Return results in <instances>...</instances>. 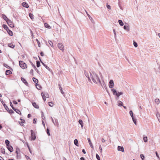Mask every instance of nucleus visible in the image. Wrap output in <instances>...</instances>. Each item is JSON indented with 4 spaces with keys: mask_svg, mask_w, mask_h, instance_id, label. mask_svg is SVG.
I'll use <instances>...</instances> for the list:
<instances>
[{
    "mask_svg": "<svg viewBox=\"0 0 160 160\" xmlns=\"http://www.w3.org/2000/svg\"><path fill=\"white\" fill-rule=\"evenodd\" d=\"M91 77L93 81L95 83L100 82V80L98 75L94 72L91 73Z\"/></svg>",
    "mask_w": 160,
    "mask_h": 160,
    "instance_id": "nucleus-1",
    "label": "nucleus"
},
{
    "mask_svg": "<svg viewBox=\"0 0 160 160\" xmlns=\"http://www.w3.org/2000/svg\"><path fill=\"white\" fill-rule=\"evenodd\" d=\"M31 138L32 140H34L36 138V132L32 130H31Z\"/></svg>",
    "mask_w": 160,
    "mask_h": 160,
    "instance_id": "nucleus-2",
    "label": "nucleus"
},
{
    "mask_svg": "<svg viewBox=\"0 0 160 160\" xmlns=\"http://www.w3.org/2000/svg\"><path fill=\"white\" fill-rule=\"evenodd\" d=\"M19 65L22 68H27L26 64L22 61L19 62Z\"/></svg>",
    "mask_w": 160,
    "mask_h": 160,
    "instance_id": "nucleus-3",
    "label": "nucleus"
},
{
    "mask_svg": "<svg viewBox=\"0 0 160 160\" xmlns=\"http://www.w3.org/2000/svg\"><path fill=\"white\" fill-rule=\"evenodd\" d=\"M7 23L8 24V25L11 28H13L14 27V25L13 23L11 20H8L7 22Z\"/></svg>",
    "mask_w": 160,
    "mask_h": 160,
    "instance_id": "nucleus-4",
    "label": "nucleus"
},
{
    "mask_svg": "<svg viewBox=\"0 0 160 160\" xmlns=\"http://www.w3.org/2000/svg\"><path fill=\"white\" fill-rule=\"evenodd\" d=\"M58 47L60 49L62 50H64V47L63 46L62 43H58Z\"/></svg>",
    "mask_w": 160,
    "mask_h": 160,
    "instance_id": "nucleus-5",
    "label": "nucleus"
},
{
    "mask_svg": "<svg viewBox=\"0 0 160 160\" xmlns=\"http://www.w3.org/2000/svg\"><path fill=\"white\" fill-rule=\"evenodd\" d=\"M32 104L33 106L36 109H38L39 106L36 102H32Z\"/></svg>",
    "mask_w": 160,
    "mask_h": 160,
    "instance_id": "nucleus-6",
    "label": "nucleus"
},
{
    "mask_svg": "<svg viewBox=\"0 0 160 160\" xmlns=\"http://www.w3.org/2000/svg\"><path fill=\"white\" fill-rule=\"evenodd\" d=\"M113 82L112 80H111L109 83V87L112 88L113 86Z\"/></svg>",
    "mask_w": 160,
    "mask_h": 160,
    "instance_id": "nucleus-7",
    "label": "nucleus"
},
{
    "mask_svg": "<svg viewBox=\"0 0 160 160\" xmlns=\"http://www.w3.org/2000/svg\"><path fill=\"white\" fill-rule=\"evenodd\" d=\"M41 95L42 97L43 100H44V101H45L46 100V98L47 97V96H48V94H47L46 96H45L44 93L42 92L41 93Z\"/></svg>",
    "mask_w": 160,
    "mask_h": 160,
    "instance_id": "nucleus-8",
    "label": "nucleus"
},
{
    "mask_svg": "<svg viewBox=\"0 0 160 160\" xmlns=\"http://www.w3.org/2000/svg\"><path fill=\"white\" fill-rule=\"evenodd\" d=\"M112 92L113 94L114 95L117 96L118 97V92L115 89H112Z\"/></svg>",
    "mask_w": 160,
    "mask_h": 160,
    "instance_id": "nucleus-9",
    "label": "nucleus"
},
{
    "mask_svg": "<svg viewBox=\"0 0 160 160\" xmlns=\"http://www.w3.org/2000/svg\"><path fill=\"white\" fill-rule=\"evenodd\" d=\"M21 80L22 82L27 86L28 85V83L26 80L22 78H21Z\"/></svg>",
    "mask_w": 160,
    "mask_h": 160,
    "instance_id": "nucleus-10",
    "label": "nucleus"
},
{
    "mask_svg": "<svg viewBox=\"0 0 160 160\" xmlns=\"http://www.w3.org/2000/svg\"><path fill=\"white\" fill-rule=\"evenodd\" d=\"M118 151H120L123 152L124 148L122 147L118 146Z\"/></svg>",
    "mask_w": 160,
    "mask_h": 160,
    "instance_id": "nucleus-11",
    "label": "nucleus"
},
{
    "mask_svg": "<svg viewBox=\"0 0 160 160\" xmlns=\"http://www.w3.org/2000/svg\"><path fill=\"white\" fill-rule=\"evenodd\" d=\"M8 147V149L11 152H12L13 151V148L12 147L10 146L9 145L8 146H7Z\"/></svg>",
    "mask_w": 160,
    "mask_h": 160,
    "instance_id": "nucleus-12",
    "label": "nucleus"
},
{
    "mask_svg": "<svg viewBox=\"0 0 160 160\" xmlns=\"http://www.w3.org/2000/svg\"><path fill=\"white\" fill-rule=\"evenodd\" d=\"M22 5L23 7H26V8H28V7H29L28 5L26 2H23L22 4Z\"/></svg>",
    "mask_w": 160,
    "mask_h": 160,
    "instance_id": "nucleus-13",
    "label": "nucleus"
},
{
    "mask_svg": "<svg viewBox=\"0 0 160 160\" xmlns=\"http://www.w3.org/2000/svg\"><path fill=\"white\" fill-rule=\"evenodd\" d=\"M88 141L91 147L92 148H93V147L92 143L90 141V139L89 138H88Z\"/></svg>",
    "mask_w": 160,
    "mask_h": 160,
    "instance_id": "nucleus-14",
    "label": "nucleus"
},
{
    "mask_svg": "<svg viewBox=\"0 0 160 160\" xmlns=\"http://www.w3.org/2000/svg\"><path fill=\"white\" fill-rule=\"evenodd\" d=\"M2 18L6 22L9 19L7 18V17L4 15H2Z\"/></svg>",
    "mask_w": 160,
    "mask_h": 160,
    "instance_id": "nucleus-15",
    "label": "nucleus"
},
{
    "mask_svg": "<svg viewBox=\"0 0 160 160\" xmlns=\"http://www.w3.org/2000/svg\"><path fill=\"white\" fill-rule=\"evenodd\" d=\"M45 27L47 28H50L51 27L47 23H45L44 24Z\"/></svg>",
    "mask_w": 160,
    "mask_h": 160,
    "instance_id": "nucleus-16",
    "label": "nucleus"
},
{
    "mask_svg": "<svg viewBox=\"0 0 160 160\" xmlns=\"http://www.w3.org/2000/svg\"><path fill=\"white\" fill-rule=\"evenodd\" d=\"M32 79L33 81L35 82L36 84L38 83V80L37 79L33 78Z\"/></svg>",
    "mask_w": 160,
    "mask_h": 160,
    "instance_id": "nucleus-17",
    "label": "nucleus"
},
{
    "mask_svg": "<svg viewBox=\"0 0 160 160\" xmlns=\"http://www.w3.org/2000/svg\"><path fill=\"white\" fill-rule=\"evenodd\" d=\"M36 86L37 88L38 89L40 90L41 88V87L39 84H38V83L36 84Z\"/></svg>",
    "mask_w": 160,
    "mask_h": 160,
    "instance_id": "nucleus-18",
    "label": "nucleus"
},
{
    "mask_svg": "<svg viewBox=\"0 0 160 160\" xmlns=\"http://www.w3.org/2000/svg\"><path fill=\"white\" fill-rule=\"evenodd\" d=\"M12 73V72L9 70H7L6 71V74L7 75H9Z\"/></svg>",
    "mask_w": 160,
    "mask_h": 160,
    "instance_id": "nucleus-19",
    "label": "nucleus"
},
{
    "mask_svg": "<svg viewBox=\"0 0 160 160\" xmlns=\"http://www.w3.org/2000/svg\"><path fill=\"white\" fill-rule=\"evenodd\" d=\"M8 46L12 48H13L15 47V45H14L11 43L8 44Z\"/></svg>",
    "mask_w": 160,
    "mask_h": 160,
    "instance_id": "nucleus-20",
    "label": "nucleus"
},
{
    "mask_svg": "<svg viewBox=\"0 0 160 160\" xmlns=\"http://www.w3.org/2000/svg\"><path fill=\"white\" fill-rule=\"evenodd\" d=\"M7 32L9 34L10 36H12L13 34L12 32L11 31V30H8V31H7Z\"/></svg>",
    "mask_w": 160,
    "mask_h": 160,
    "instance_id": "nucleus-21",
    "label": "nucleus"
},
{
    "mask_svg": "<svg viewBox=\"0 0 160 160\" xmlns=\"http://www.w3.org/2000/svg\"><path fill=\"white\" fill-rule=\"evenodd\" d=\"M159 100L157 98L155 100V103L157 104H159Z\"/></svg>",
    "mask_w": 160,
    "mask_h": 160,
    "instance_id": "nucleus-22",
    "label": "nucleus"
},
{
    "mask_svg": "<svg viewBox=\"0 0 160 160\" xmlns=\"http://www.w3.org/2000/svg\"><path fill=\"white\" fill-rule=\"evenodd\" d=\"M118 22L119 24L121 26H123V23L122 22V20H118Z\"/></svg>",
    "mask_w": 160,
    "mask_h": 160,
    "instance_id": "nucleus-23",
    "label": "nucleus"
},
{
    "mask_svg": "<svg viewBox=\"0 0 160 160\" xmlns=\"http://www.w3.org/2000/svg\"><path fill=\"white\" fill-rule=\"evenodd\" d=\"M74 144L76 145L77 146H78V140L77 139H75L74 140Z\"/></svg>",
    "mask_w": 160,
    "mask_h": 160,
    "instance_id": "nucleus-24",
    "label": "nucleus"
},
{
    "mask_svg": "<svg viewBox=\"0 0 160 160\" xmlns=\"http://www.w3.org/2000/svg\"><path fill=\"white\" fill-rule=\"evenodd\" d=\"M14 110L18 114H21V112L19 110L16 109H14Z\"/></svg>",
    "mask_w": 160,
    "mask_h": 160,
    "instance_id": "nucleus-25",
    "label": "nucleus"
},
{
    "mask_svg": "<svg viewBox=\"0 0 160 160\" xmlns=\"http://www.w3.org/2000/svg\"><path fill=\"white\" fill-rule=\"evenodd\" d=\"M118 105L119 106H122V103L121 101H118Z\"/></svg>",
    "mask_w": 160,
    "mask_h": 160,
    "instance_id": "nucleus-26",
    "label": "nucleus"
},
{
    "mask_svg": "<svg viewBox=\"0 0 160 160\" xmlns=\"http://www.w3.org/2000/svg\"><path fill=\"white\" fill-rule=\"evenodd\" d=\"M9 141L8 140H6L5 143L7 146H8L9 145Z\"/></svg>",
    "mask_w": 160,
    "mask_h": 160,
    "instance_id": "nucleus-27",
    "label": "nucleus"
},
{
    "mask_svg": "<svg viewBox=\"0 0 160 160\" xmlns=\"http://www.w3.org/2000/svg\"><path fill=\"white\" fill-rule=\"evenodd\" d=\"M129 113H130V114L131 115V117H132V118L133 119V118H134V117H133V114L132 111L131 110L129 112Z\"/></svg>",
    "mask_w": 160,
    "mask_h": 160,
    "instance_id": "nucleus-28",
    "label": "nucleus"
},
{
    "mask_svg": "<svg viewBox=\"0 0 160 160\" xmlns=\"http://www.w3.org/2000/svg\"><path fill=\"white\" fill-rule=\"evenodd\" d=\"M1 152L2 153H5V150L3 148H2L1 149Z\"/></svg>",
    "mask_w": 160,
    "mask_h": 160,
    "instance_id": "nucleus-29",
    "label": "nucleus"
},
{
    "mask_svg": "<svg viewBox=\"0 0 160 160\" xmlns=\"http://www.w3.org/2000/svg\"><path fill=\"white\" fill-rule=\"evenodd\" d=\"M124 29L127 30H129V28L128 26H124L123 27Z\"/></svg>",
    "mask_w": 160,
    "mask_h": 160,
    "instance_id": "nucleus-30",
    "label": "nucleus"
},
{
    "mask_svg": "<svg viewBox=\"0 0 160 160\" xmlns=\"http://www.w3.org/2000/svg\"><path fill=\"white\" fill-rule=\"evenodd\" d=\"M143 140L144 142H147L148 141V138L147 137H144L143 138Z\"/></svg>",
    "mask_w": 160,
    "mask_h": 160,
    "instance_id": "nucleus-31",
    "label": "nucleus"
},
{
    "mask_svg": "<svg viewBox=\"0 0 160 160\" xmlns=\"http://www.w3.org/2000/svg\"><path fill=\"white\" fill-rule=\"evenodd\" d=\"M21 121H19V122L20 123V124H21V125L22 126L23 125L22 124L23 123H24V120H22V119L21 120Z\"/></svg>",
    "mask_w": 160,
    "mask_h": 160,
    "instance_id": "nucleus-32",
    "label": "nucleus"
},
{
    "mask_svg": "<svg viewBox=\"0 0 160 160\" xmlns=\"http://www.w3.org/2000/svg\"><path fill=\"white\" fill-rule=\"evenodd\" d=\"M40 66V63L39 61L37 62V66L38 67H39Z\"/></svg>",
    "mask_w": 160,
    "mask_h": 160,
    "instance_id": "nucleus-33",
    "label": "nucleus"
},
{
    "mask_svg": "<svg viewBox=\"0 0 160 160\" xmlns=\"http://www.w3.org/2000/svg\"><path fill=\"white\" fill-rule=\"evenodd\" d=\"M79 124L81 125L82 127V124H83V122L81 120H79Z\"/></svg>",
    "mask_w": 160,
    "mask_h": 160,
    "instance_id": "nucleus-34",
    "label": "nucleus"
},
{
    "mask_svg": "<svg viewBox=\"0 0 160 160\" xmlns=\"http://www.w3.org/2000/svg\"><path fill=\"white\" fill-rule=\"evenodd\" d=\"M41 62L42 63L43 65V66H44L47 69H49V68L44 63H43L42 62Z\"/></svg>",
    "mask_w": 160,
    "mask_h": 160,
    "instance_id": "nucleus-35",
    "label": "nucleus"
},
{
    "mask_svg": "<svg viewBox=\"0 0 160 160\" xmlns=\"http://www.w3.org/2000/svg\"><path fill=\"white\" fill-rule=\"evenodd\" d=\"M36 40L37 42L38 43V47H40L41 46V44H40V42L37 39H36Z\"/></svg>",
    "mask_w": 160,
    "mask_h": 160,
    "instance_id": "nucleus-36",
    "label": "nucleus"
},
{
    "mask_svg": "<svg viewBox=\"0 0 160 160\" xmlns=\"http://www.w3.org/2000/svg\"><path fill=\"white\" fill-rule=\"evenodd\" d=\"M157 116L158 119V120L160 122V115L159 114H158L157 115Z\"/></svg>",
    "mask_w": 160,
    "mask_h": 160,
    "instance_id": "nucleus-37",
    "label": "nucleus"
},
{
    "mask_svg": "<svg viewBox=\"0 0 160 160\" xmlns=\"http://www.w3.org/2000/svg\"><path fill=\"white\" fill-rule=\"evenodd\" d=\"M96 157L98 160H100V158L98 154H96Z\"/></svg>",
    "mask_w": 160,
    "mask_h": 160,
    "instance_id": "nucleus-38",
    "label": "nucleus"
},
{
    "mask_svg": "<svg viewBox=\"0 0 160 160\" xmlns=\"http://www.w3.org/2000/svg\"><path fill=\"white\" fill-rule=\"evenodd\" d=\"M133 45H134V46L136 48L138 46V45H137V43L136 42H135L134 41V42H133Z\"/></svg>",
    "mask_w": 160,
    "mask_h": 160,
    "instance_id": "nucleus-39",
    "label": "nucleus"
},
{
    "mask_svg": "<svg viewBox=\"0 0 160 160\" xmlns=\"http://www.w3.org/2000/svg\"><path fill=\"white\" fill-rule=\"evenodd\" d=\"M37 119L36 118H34L33 120V122L34 124H35L37 122Z\"/></svg>",
    "mask_w": 160,
    "mask_h": 160,
    "instance_id": "nucleus-40",
    "label": "nucleus"
},
{
    "mask_svg": "<svg viewBox=\"0 0 160 160\" xmlns=\"http://www.w3.org/2000/svg\"><path fill=\"white\" fill-rule=\"evenodd\" d=\"M47 132L49 136L50 135V133H49V129L48 128L47 129Z\"/></svg>",
    "mask_w": 160,
    "mask_h": 160,
    "instance_id": "nucleus-41",
    "label": "nucleus"
},
{
    "mask_svg": "<svg viewBox=\"0 0 160 160\" xmlns=\"http://www.w3.org/2000/svg\"><path fill=\"white\" fill-rule=\"evenodd\" d=\"M140 157L142 159V160H143L144 158V156L143 154H141L140 155Z\"/></svg>",
    "mask_w": 160,
    "mask_h": 160,
    "instance_id": "nucleus-42",
    "label": "nucleus"
},
{
    "mask_svg": "<svg viewBox=\"0 0 160 160\" xmlns=\"http://www.w3.org/2000/svg\"><path fill=\"white\" fill-rule=\"evenodd\" d=\"M49 105L51 107H52L53 106V104L52 102H50L49 103Z\"/></svg>",
    "mask_w": 160,
    "mask_h": 160,
    "instance_id": "nucleus-43",
    "label": "nucleus"
},
{
    "mask_svg": "<svg viewBox=\"0 0 160 160\" xmlns=\"http://www.w3.org/2000/svg\"><path fill=\"white\" fill-rule=\"evenodd\" d=\"M99 148L100 149V151L101 153H102V148L101 145L99 146Z\"/></svg>",
    "mask_w": 160,
    "mask_h": 160,
    "instance_id": "nucleus-44",
    "label": "nucleus"
},
{
    "mask_svg": "<svg viewBox=\"0 0 160 160\" xmlns=\"http://www.w3.org/2000/svg\"><path fill=\"white\" fill-rule=\"evenodd\" d=\"M132 119L133 120V121L134 122L136 125V119H134V118H133V119Z\"/></svg>",
    "mask_w": 160,
    "mask_h": 160,
    "instance_id": "nucleus-45",
    "label": "nucleus"
},
{
    "mask_svg": "<svg viewBox=\"0 0 160 160\" xmlns=\"http://www.w3.org/2000/svg\"><path fill=\"white\" fill-rule=\"evenodd\" d=\"M107 7L108 9H111L110 6L109 5H107Z\"/></svg>",
    "mask_w": 160,
    "mask_h": 160,
    "instance_id": "nucleus-46",
    "label": "nucleus"
},
{
    "mask_svg": "<svg viewBox=\"0 0 160 160\" xmlns=\"http://www.w3.org/2000/svg\"><path fill=\"white\" fill-rule=\"evenodd\" d=\"M118 97L120 95L122 94V92H118Z\"/></svg>",
    "mask_w": 160,
    "mask_h": 160,
    "instance_id": "nucleus-47",
    "label": "nucleus"
},
{
    "mask_svg": "<svg viewBox=\"0 0 160 160\" xmlns=\"http://www.w3.org/2000/svg\"><path fill=\"white\" fill-rule=\"evenodd\" d=\"M10 106L12 107V109H14V108L12 107V102H10Z\"/></svg>",
    "mask_w": 160,
    "mask_h": 160,
    "instance_id": "nucleus-48",
    "label": "nucleus"
},
{
    "mask_svg": "<svg viewBox=\"0 0 160 160\" xmlns=\"http://www.w3.org/2000/svg\"><path fill=\"white\" fill-rule=\"evenodd\" d=\"M31 19L33 20L34 19V18L33 17L32 14L31 13Z\"/></svg>",
    "mask_w": 160,
    "mask_h": 160,
    "instance_id": "nucleus-49",
    "label": "nucleus"
},
{
    "mask_svg": "<svg viewBox=\"0 0 160 160\" xmlns=\"http://www.w3.org/2000/svg\"><path fill=\"white\" fill-rule=\"evenodd\" d=\"M40 55L42 56H44V53L43 52H41L40 53Z\"/></svg>",
    "mask_w": 160,
    "mask_h": 160,
    "instance_id": "nucleus-50",
    "label": "nucleus"
},
{
    "mask_svg": "<svg viewBox=\"0 0 160 160\" xmlns=\"http://www.w3.org/2000/svg\"><path fill=\"white\" fill-rule=\"evenodd\" d=\"M27 147H28V148L29 151H30V147H29V146L28 145V144L27 143Z\"/></svg>",
    "mask_w": 160,
    "mask_h": 160,
    "instance_id": "nucleus-51",
    "label": "nucleus"
},
{
    "mask_svg": "<svg viewBox=\"0 0 160 160\" xmlns=\"http://www.w3.org/2000/svg\"><path fill=\"white\" fill-rule=\"evenodd\" d=\"M13 103L15 104H17L18 103L17 102L15 101H13Z\"/></svg>",
    "mask_w": 160,
    "mask_h": 160,
    "instance_id": "nucleus-52",
    "label": "nucleus"
},
{
    "mask_svg": "<svg viewBox=\"0 0 160 160\" xmlns=\"http://www.w3.org/2000/svg\"><path fill=\"white\" fill-rule=\"evenodd\" d=\"M59 89H60V90H62V87L60 86V84H59Z\"/></svg>",
    "mask_w": 160,
    "mask_h": 160,
    "instance_id": "nucleus-53",
    "label": "nucleus"
},
{
    "mask_svg": "<svg viewBox=\"0 0 160 160\" xmlns=\"http://www.w3.org/2000/svg\"><path fill=\"white\" fill-rule=\"evenodd\" d=\"M102 141L103 142H105V140L103 138H102Z\"/></svg>",
    "mask_w": 160,
    "mask_h": 160,
    "instance_id": "nucleus-54",
    "label": "nucleus"
},
{
    "mask_svg": "<svg viewBox=\"0 0 160 160\" xmlns=\"http://www.w3.org/2000/svg\"><path fill=\"white\" fill-rule=\"evenodd\" d=\"M82 152L84 154L86 153V152L85 151V150L84 149H83L82 150Z\"/></svg>",
    "mask_w": 160,
    "mask_h": 160,
    "instance_id": "nucleus-55",
    "label": "nucleus"
},
{
    "mask_svg": "<svg viewBox=\"0 0 160 160\" xmlns=\"http://www.w3.org/2000/svg\"><path fill=\"white\" fill-rule=\"evenodd\" d=\"M156 156H157V157H158V158H159V156H158L157 152H156Z\"/></svg>",
    "mask_w": 160,
    "mask_h": 160,
    "instance_id": "nucleus-56",
    "label": "nucleus"
},
{
    "mask_svg": "<svg viewBox=\"0 0 160 160\" xmlns=\"http://www.w3.org/2000/svg\"><path fill=\"white\" fill-rule=\"evenodd\" d=\"M80 159H81V160H85L84 158L83 157L81 158Z\"/></svg>",
    "mask_w": 160,
    "mask_h": 160,
    "instance_id": "nucleus-57",
    "label": "nucleus"
},
{
    "mask_svg": "<svg viewBox=\"0 0 160 160\" xmlns=\"http://www.w3.org/2000/svg\"><path fill=\"white\" fill-rule=\"evenodd\" d=\"M4 107L5 108L7 109V108H8V107L7 106H6V105L5 104H4Z\"/></svg>",
    "mask_w": 160,
    "mask_h": 160,
    "instance_id": "nucleus-58",
    "label": "nucleus"
},
{
    "mask_svg": "<svg viewBox=\"0 0 160 160\" xmlns=\"http://www.w3.org/2000/svg\"><path fill=\"white\" fill-rule=\"evenodd\" d=\"M61 91V93H62V94H63L64 93V92L62 90H60Z\"/></svg>",
    "mask_w": 160,
    "mask_h": 160,
    "instance_id": "nucleus-59",
    "label": "nucleus"
},
{
    "mask_svg": "<svg viewBox=\"0 0 160 160\" xmlns=\"http://www.w3.org/2000/svg\"><path fill=\"white\" fill-rule=\"evenodd\" d=\"M28 118H30V114H28Z\"/></svg>",
    "mask_w": 160,
    "mask_h": 160,
    "instance_id": "nucleus-60",
    "label": "nucleus"
},
{
    "mask_svg": "<svg viewBox=\"0 0 160 160\" xmlns=\"http://www.w3.org/2000/svg\"><path fill=\"white\" fill-rule=\"evenodd\" d=\"M42 123L43 124L44 126H45V124L44 122L43 121H42Z\"/></svg>",
    "mask_w": 160,
    "mask_h": 160,
    "instance_id": "nucleus-61",
    "label": "nucleus"
},
{
    "mask_svg": "<svg viewBox=\"0 0 160 160\" xmlns=\"http://www.w3.org/2000/svg\"><path fill=\"white\" fill-rule=\"evenodd\" d=\"M2 128V126L1 125H0V129Z\"/></svg>",
    "mask_w": 160,
    "mask_h": 160,
    "instance_id": "nucleus-62",
    "label": "nucleus"
},
{
    "mask_svg": "<svg viewBox=\"0 0 160 160\" xmlns=\"http://www.w3.org/2000/svg\"><path fill=\"white\" fill-rule=\"evenodd\" d=\"M158 36L160 38V33H158Z\"/></svg>",
    "mask_w": 160,
    "mask_h": 160,
    "instance_id": "nucleus-63",
    "label": "nucleus"
},
{
    "mask_svg": "<svg viewBox=\"0 0 160 160\" xmlns=\"http://www.w3.org/2000/svg\"><path fill=\"white\" fill-rule=\"evenodd\" d=\"M8 160H13L12 159H8Z\"/></svg>",
    "mask_w": 160,
    "mask_h": 160,
    "instance_id": "nucleus-64",
    "label": "nucleus"
}]
</instances>
